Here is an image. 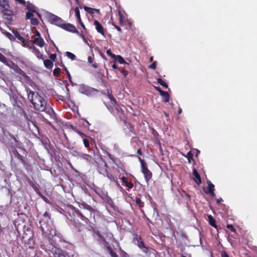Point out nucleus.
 <instances>
[{"label":"nucleus","mask_w":257,"mask_h":257,"mask_svg":"<svg viewBox=\"0 0 257 257\" xmlns=\"http://www.w3.org/2000/svg\"><path fill=\"white\" fill-rule=\"evenodd\" d=\"M208 184V191H205V193L210 194L211 196L214 197L215 194L214 193V185L210 182L207 181Z\"/></svg>","instance_id":"4468645a"},{"label":"nucleus","mask_w":257,"mask_h":257,"mask_svg":"<svg viewBox=\"0 0 257 257\" xmlns=\"http://www.w3.org/2000/svg\"><path fill=\"white\" fill-rule=\"evenodd\" d=\"M106 247L108 251L109 254L111 257H118L117 253L113 250L110 245L107 242H106Z\"/></svg>","instance_id":"412c9836"},{"label":"nucleus","mask_w":257,"mask_h":257,"mask_svg":"<svg viewBox=\"0 0 257 257\" xmlns=\"http://www.w3.org/2000/svg\"><path fill=\"white\" fill-rule=\"evenodd\" d=\"M157 82L161 86L164 87L165 88H167L168 87V84L165 82H164L161 78H158Z\"/></svg>","instance_id":"72a5a7b5"},{"label":"nucleus","mask_w":257,"mask_h":257,"mask_svg":"<svg viewBox=\"0 0 257 257\" xmlns=\"http://www.w3.org/2000/svg\"><path fill=\"white\" fill-rule=\"evenodd\" d=\"M61 69L59 68H56L53 70V75L55 77H58L60 74Z\"/></svg>","instance_id":"58836bf2"},{"label":"nucleus","mask_w":257,"mask_h":257,"mask_svg":"<svg viewBox=\"0 0 257 257\" xmlns=\"http://www.w3.org/2000/svg\"><path fill=\"white\" fill-rule=\"evenodd\" d=\"M80 207H82L84 209H86L90 212V215H91V212L93 211V209L91 206L87 204L85 202H83L80 204L79 205Z\"/></svg>","instance_id":"b1692460"},{"label":"nucleus","mask_w":257,"mask_h":257,"mask_svg":"<svg viewBox=\"0 0 257 257\" xmlns=\"http://www.w3.org/2000/svg\"><path fill=\"white\" fill-rule=\"evenodd\" d=\"M134 238L137 241V245L138 247L141 248L144 252L147 253L149 250V248L145 246L141 237L138 235H136Z\"/></svg>","instance_id":"423d86ee"},{"label":"nucleus","mask_w":257,"mask_h":257,"mask_svg":"<svg viewBox=\"0 0 257 257\" xmlns=\"http://www.w3.org/2000/svg\"><path fill=\"white\" fill-rule=\"evenodd\" d=\"M12 33L14 34L15 38H17L21 42H24L25 39L21 36L20 33L17 31V30L13 29L12 30Z\"/></svg>","instance_id":"5701e85b"},{"label":"nucleus","mask_w":257,"mask_h":257,"mask_svg":"<svg viewBox=\"0 0 257 257\" xmlns=\"http://www.w3.org/2000/svg\"><path fill=\"white\" fill-rule=\"evenodd\" d=\"M118 70L122 73V74L124 76V77H126L128 75V72L125 70L123 68H118Z\"/></svg>","instance_id":"79ce46f5"},{"label":"nucleus","mask_w":257,"mask_h":257,"mask_svg":"<svg viewBox=\"0 0 257 257\" xmlns=\"http://www.w3.org/2000/svg\"><path fill=\"white\" fill-rule=\"evenodd\" d=\"M221 257H229L228 254L225 250H222L220 252Z\"/></svg>","instance_id":"3c124183"},{"label":"nucleus","mask_w":257,"mask_h":257,"mask_svg":"<svg viewBox=\"0 0 257 257\" xmlns=\"http://www.w3.org/2000/svg\"><path fill=\"white\" fill-rule=\"evenodd\" d=\"M48 19L51 24L62 28L64 21L61 18L54 14H50L49 15Z\"/></svg>","instance_id":"7ed1b4c3"},{"label":"nucleus","mask_w":257,"mask_h":257,"mask_svg":"<svg viewBox=\"0 0 257 257\" xmlns=\"http://www.w3.org/2000/svg\"><path fill=\"white\" fill-rule=\"evenodd\" d=\"M62 64V65H61V66L63 67L66 73L67 74V77H68L69 80L71 82V76L70 75V73H69V72L67 70V68L65 66V65L63 64Z\"/></svg>","instance_id":"4c0bfd02"},{"label":"nucleus","mask_w":257,"mask_h":257,"mask_svg":"<svg viewBox=\"0 0 257 257\" xmlns=\"http://www.w3.org/2000/svg\"><path fill=\"white\" fill-rule=\"evenodd\" d=\"M115 107L116 108V109L117 110V111H118V112L119 111H122V109L120 107V106L119 105H118L117 104L116 105H115Z\"/></svg>","instance_id":"6e6d98bb"},{"label":"nucleus","mask_w":257,"mask_h":257,"mask_svg":"<svg viewBox=\"0 0 257 257\" xmlns=\"http://www.w3.org/2000/svg\"><path fill=\"white\" fill-rule=\"evenodd\" d=\"M112 25L118 32H121V29L119 27L114 24H112Z\"/></svg>","instance_id":"5fc2aeb1"},{"label":"nucleus","mask_w":257,"mask_h":257,"mask_svg":"<svg viewBox=\"0 0 257 257\" xmlns=\"http://www.w3.org/2000/svg\"><path fill=\"white\" fill-rule=\"evenodd\" d=\"M108 97L109 99H110L111 103L112 104V105L113 106H115V105H116V103H117L116 100L112 95L109 94L108 95Z\"/></svg>","instance_id":"473e14b6"},{"label":"nucleus","mask_w":257,"mask_h":257,"mask_svg":"<svg viewBox=\"0 0 257 257\" xmlns=\"http://www.w3.org/2000/svg\"><path fill=\"white\" fill-rule=\"evenodd\" d=\"M185 157L188 159V163H191V160L193 159V154L191 151H189Z\"/></svg>","instance_id":"f704fd0d"},{"label":"nucleus","mask_w":257,"mask_h":257,"mask_svg":"<svg viewBox=\"0 0 257 257\" xmlns=\"http://www.w3.org/2000/svg\"><path fill=\"white\" fill-rule=\"evenodd\" d=\"M182 109L181 108L179 107L178 109V114H180L182 113Z\"/></svg>","instance_id":"69168bd1"},{"label":"nucleus","mask_w":257,"mask_h":257,"mask_svg":"<svg viewBox=\"0 0 257 257\" xmlns=\"http://www.w3.org/2000/svg\"><path fill=\"white\" fill-rule=\"evenodd\" d=\"M94 55L93 56H89L88 57L87 60L89 63L91 64L93 61Z\"/></svg>","instance_id":"864d4df0"},{"label":"nucleus","mask_w":257,"mask_h":257,"mask_svg":"<svg viewBox=\"0 0 257 257\" xmlns=\"http://www.w3.org/2000/svg\"><path fill=\"white\" fill-rule=\"evenodd\" d=\"M155 89L156 90L160 92V94H161L162 91H164L161 89V88L160 87H155Z\"/></svg>","instance_id":"13d9d810"},{"label":"nucleus","mask_w":257,"mask_h":257,"mask_svg":"<svg viewBox=\"0 0 257 257\" xmlns=\"http://www.w3.org/2000/svg\"><path fill=\"white\" fill-rule=\"evenodd\" d=\"M57 55L56 54H52L50 55V58L51 60L55 61L56 60Z\"/></svg>","instance_id":"603ef678"},{"label":"nucleus","mask_w":257,"mask_h":257,"mask_svg":"<svg viewBox=\"0 0 257 257\" xmlns=\"http://www.w3.org/2000/svg\"><path fill=\"white\" fill-rule=\"evenodd\" d=\"M33 14L32 12H28L26 13V18L25 19L26 20L30 19L31 20V18H33Z\"/></svg>","instance_id":"37998d69"},{"label":"nucleus","mask_w":257,"mask_h":257,"mask_svg":"<svg viewBox=\"0 0 257 257\" xmlns=\"http://www.w3.org/2000/svg\"><path fill=\"white\" fill-rule=\"evenodd\" d=\"M108 178L112 181H115L117 180V178L115 176H113L111 174L107 175Z\"/></svg>","instance_id":"09e8293b"},{"label":"nucleus","mask_w":257,"mask_h":257,"mask_svg":"<svg viewBox=\"0 0 257 257\" xmlns=\"http://www.w3.org/2000/svg\"><path fill=\"white\" fill-rule=\"evenodd\" d=\"M83 8L86 12L91 15H93L95 13H99L100 12V10L99 9L92 8L87 6H84Z\"/></svg>","instance_id":"aec40b11"},{"label":"nucleus","mask_w":257,"mask_h":257,"mask_svg":"<svg viewBox=\"0 0 257 257\" xmlns=\"http://www.w3.org/2000/svg\"><path fill=\"white\" fill-rule=\"evenodd\" d=\"M66 55L71 60H74L76 59V56L70 52H66Z\"/></svg>","instance_id":"c9c22d12"},{"label":"nucleus","mask_w":257,"mask_h":257,"mask_svg":"<svg viewBox=\"0 0 257 257\" xmlns=\"http://www.w3.org/2000/svg\"><path fill=\"white\" fill-rule=\"evenodd\" d=\"M74 11H75V13L76 17L77 19L78 20L79 24L81 25L82 29L86 31V29L83 23L82 22V20L80 17V11H79V8L78 7H76Z\"/></svg>","instance_id":"ddd939ff"},{"label":"nucleus","mask_w":257,"mask_h":257,"mask_svg":"<svg viewBox=\"0 0 257 257\" xmlns=\"http://www.w3.org/2000/svg\"><path fill=\"white\" fill-rule=\"evenodd\" d=\"M51 252L54 257H66V255L63 250L55 246H52L50 249Z\"/></svg>","instance_id":"0eeeda50"},{"label":"nucleus","mask_w":257,"mask_h":257,"mask_svg":"<svg viewBox=\"0 0 257 257\" xmlns=\"http://www.w3.org/2000/svg\"><path fill=\"white\" fill-rule=\"evenodd\" d=\"M40 36H41V35H40V32L37 30L36 34H35V36H37L38 37H41Z\"/></svg>","instance_id":"e2e57ef3"},{"label":"nucleus","mask_w":257,"mask_h":257,"mask_svg":"<svg viewBox=\"0 0 257 257\" xmlns=\"http://www.w3.org/2000/svg\"><path fill=\"white\" fill-rule=\"evenodd\" d=\"M83 144L84 145V146L87 148H89V141L86 139H84L83 140Z\"/></svg>","instance_id":"de8ad7c7"},{"label":"nucleus","mask_w":257,"mask_h":257,"mask_svg":"<svg viewBox=\"0 0 257 257\" xmlns=\"http://www.w3.org/2000/svg\"><path fill=\"white\" fill-rule=\"evenodd\" d=\"M93 25L95 26V29L97 31V32L101 34L104 37H105V29L102 26V25L97 20H94Z\"/></svg>","instance_id":"1a4fd4ad"},{"label":"nucleus","mask_w":257,"mask_h":257,"mask_svg":"<svg viewBox=\"0 0 257 257\" xmlns=\"http://www.w3.org/2000/svg\"><path fill=\"white\" fill-rule=\"evenodd\" d=\"M31 24L34 26H37L39 24V21L37 18H31Z\"/></svg>","instance_id":"ea45409f"},{"label":"nucleus","mask_w":257,"mask_h":257,"mask_svg":"<svg viewBox=\"0 0 257 257\" xmlns=\"http://www.w3.org/2000/svg\"><path fill=\"white\" fill-rule=\"evenodd\" d=\"M139 159L141 162V171L144 176L146 181L148 183L152 178V173L148 169L147 165L144 160L142 159L140 157H139Z\"/></svg>","instance_id":"f03ea898"},{"label":"nucleus","mask_w":257,"mask_h":257,"mask_svg":"<svg viewBox=\"0 0 257 257\" xmlns=\"http://www.w3.org/2000/svg\"><path fill=\"white\" fill-rule=\"evenodd\" d=\"M135 202L136 204L139 206L140 207H144V203L142 202V200L140 198L137 197L136 198Z\"/></svg>","instance_id":"e433bc0d"},{"label":"nucleus","mask_w":257,"mask_h":257,"mask_svg":"<svg viewBox=\"0 0 257 257\" xmlns=\"http://www.w3.org/2000/svg\"><path fill=\"white\" fill-rule=\"evenodd\" d=\"M124 253L123 257H129L128 254L126 252H124Z\"/></svg>","instance_id":"774afa93"},{"label":"nucleus","mask_w":257,"mask_h":257,"mask_svg":"<svg viewBox=\"0 0 257 257\" xmlns=\"http://www.w3.org/2000/svg\"><path fill=\"white\" fill-rule=\"evenodd\" d=\"M30 48L33 49V52L38 59H43V55L34 45H32V46H30Z\"/></svg>","instance_id":"dca6fc26"},{"label":"nucleus","mask_w":257,"mask_h":257,"mask_svg":"<svg viewBox=\"0 0 257 257\" xmlns=\"http://www.w3.org/2000/svg\"><path fill=\"white\" fill-rule=\"evenodd\" d=\"M91 66L95 69L98 68V65L96 63L92 64Z\"/></svg>","instance_id":"680f3d73"},{"label":"nucleus","mask_w":257,"mask_h":257,"mask_svg":"<svg viewBox=\"0 0 257 257\" xmlns=\"http://www.w3.org/2000/svg\"><path fill=\"white\" fill-rule=\"evenodd\" d=\"M222 201H223V199L221 198H218L216 200V202L217 204H220Z\"/></svg>","instance_id":"bf43d9fd"},{"label":"nucleus","mask_w":257,"mask_h":257,"mask_svg":"<svg viewBox=\"0 0 257 257\" xmlns=\"http://www.w3.org/2000/svg\"><path fill=\"white\" fill-rule=\"evenodd\" d=\"M161 95L162 96L163 101L168 102L170 100V95L167 91H162Z\"/></svg>","instance_id":"393cba45"},{"label":"nucleus","mask_w":257,"mask_h":257,"mask_svg":"<svg viewBox=\"0 0 257 257\" xmlns=\"http://www.w3.org/2000/svg\"><path fill=\"white\" fill-rule=\"evenodd\" d=\"M149 68L155 70L157 68V62L156 61L154 62L151 65H150Z\"/></svg>","instance_id":"8fccbe9b"},{"label":"nucleus","mask_w":257,"mask_h":257,"mask_svg":"<svg viewBox=\"0 0 257 257\" xmlns=\"http://www.w3.org/2000/svg\"><path fill=\"white\" fill-rule=\"evenodd\" d=\"M45 219H41L39 221V224L40 225V228L41 229V231L42 232V234L44 235L46 234V232L45 230V228L44 225L46 223V222H48L49 220H51V216L49 213L47 212H45L43 215Z\"/></svg>","instance_id":"39448f33"},{"label":"nucleus","mask_w":257,"mask_h":257,"mask_svg":"<svg viewBox=\"0 0 257 257\" xmlns=\"http://www.w3.org/2000/svg\"><path fill=\"white\" fill-rule=\"evenodd\" d=\"M112 68H113V69H117V66H116V64H115V63H114L112 65Z\"/></svg>","instance_id":"0e129e2a"},{"label":"nucleus","mask_w":257,"mask_h":257,"mask_svg":"<svg viewBox=\"0 0 257 257\" xmlns=\"http://www.w3.org/2000/svg\"><path fill=\"white\" fill-rule=\"evenodd\" d=\"M44 64L45 66L48 69H51L53 67V63L52 61L49 59L44 60Z\"/></svg>","instance_id":"cd10ccee"},{"label":"nucleus","mask_w":257,"mask_h":257,"mask_svg":"<svg viewBox=\"0 0 257 257\" xmlns=\"http://www.w3.org/2000/svg\"><path fill=\"white\" fill-rule=\"evenodd\" d=\"M11 63L12 64V68L16 73L24 77L27 76L26 73L23 70H22L17 64L14 63L13 62H11Z\"/></svg>","instance_id":"9d476101"},{"label":"nucleus","mask_w":257,"mask_h":257,"mask_svg":"<svg viewBox=\"0 0 257 257\" xmlns=\"http://www.w3.org/2000/svg\"><path fill=\"white\" fill-rule=\"evenodd\" d=\"M118 16L120 25L121 26H123L124 24L123 21V16L120 11H118Z\"/></svg>","instance_id":"a19ab883"},{"label":"nucleus","mask_w":257,"mask_h":257,"mask_svg":"<svg viewBox=\"0 0 257 257\" xmlns=\"http://www.w3.org/2000/svg\"><path fill=\"white\" fill-rule=\"evenodd\" d=\"M120 179L122 181V183L125 185V186L128 188V189H132L134 187V184L131 181H128L127 179L124 177L122 176Z\"/></svg>","instance_id":"f3484780"},{"label":"nucleus","mask_w":257,"mask_h":257,"mask_svg":"<svg viewBox=\"0 0 257 257\" xmlns=\"http://www.w3.org/2000/svg\"><path fill=\"white\" fill-rule=\"evenodd\" d=\"M98 234V236H99V237H100L101 238H103V239L104 240H105V238H104V237H103V236H102L100 234H99V233H98V234Z\"/></svg>","instance_id":"338daca9"},{"label":"nucleus","mask_w":257,"mask_h":257,"mask_svg":"<svg viewBox=\"0 0 257 257\" xmlns=\"http://www.w3.org/2000/svg\"><path fill=\"white\" fill-rule=\"evenodd\" d=\"M208 221H209V224L211 226L217 228V226L215 224V222H216L215 220L213 218L212 216L211 215H208Z\"/></svg>","instance_id":"bb28decb"},{"label":"nucleus","mask_w":257,"mask_h":257,"mask_svg":"<svg viewBox=\"0 0 257 257\" xmlns=\"http://www.w3.org/2000/svg\"><path fill=\"white\" fill-rule=\"evenodd\" d=\"M79 92L87 95H90L91 92V89L89 87L82 85L79 87Z\"/></svg>","instance_id":"f8f14e48"},{"label":"nucleus","mask_w":257,"mask_h":257,"mask_svg":"<svg viewBox=\"0 0 257 257\" xmlns=\"http://www.w3.org/2000/svg\"><path fill=\"white\" fill-rule=\"evenodd\" d=\"M23 43V45L24 46V47H29L30 45L31 44L32 45V42H31V41H29V40H26L25 39V41L24 42H22Z\"/></svg>","instance_id":"c03bdc74"},{"label":"nucleus","mask_w":257,"mask_h":257,"mask_svg":"<svg viewBox=\"0 0 257 257\" xmlns=\"http://www.w3.org/2000/svg\"><path fill=\"white\" fill-rule=\"evenodd\" d=\"M106 54L107 55L110 56L113 59H114L116 57L115 55L112 53L111 50L110 49L106 51Z\"/></svg>","instance_id":"49530a36"},{"label":"nucleus","mask_w":257,"mask_h":257,"mask_svg":"<svg viewBox=\"0 0 257 257\" xmlns=\"http://www.w3.org/2000/svg\"><path fill=\"white\" fill-rule=\"evenodd\" d=\"M2 33L11 41L14 42L16 41L15 37L13 35H12L10 33L6 31H4L3 32H2Z\"/></svg>","instance_id":"c756f323"},{"label":"nucleus","mask_w":257,"mask_h":257,"mask_svg":"<svg viewBox=\"0 0 257 257\" xmlns=\"http://www.w3.org/2000/svg\"><path fill=\"white\" fill-rule=\"evenodd\" d=\"M47 98L43 97L38 93L33 92L32 98L30 99L35 109L40 111H45L51 115L54 111L49 104H47Z\"/></svg>","instance_id":"f257e3e1"},{"label":"nucleus","mask_w":257,"mask_h":257,"mask_svg":"<svg viewBox=\"0 0 257 257\" xmlns=\"http://www.w3.org/2000/svg\"><path fill=\"white\" fill-rule=\"evenodd\" d=\"M13 153L15 157L18 158L23 164H25L26 162L23 157L19 153L18 151L15 148H14V149L13 150Z\"/></svg>","instance_id":"6ab92c4d"},{"label":"nucleus","mask_w":257,"mask_h":257,"mask_svg":"<svg viewBox=\"0 0 257 257\" xmlns=\"http://www.w3.org/2000/svg\"><path fill=\"white\" fill-rule=\"evenodd\" d=\"M79 157L82 159H85V160L87 161L88 162H90L92 160V157L90 155L82 153L79 155Z\"/></svg>","instance_id":"c85d7f7f"},{"label":"nucleus","mask_w":257,"mask_h":257,"mask_svg":"<svg viewBox=\"0 0 257 257\" xmlns=\"http://www.w3.org/2000/svg\"><path fill=\"white\" fill-rule=\"evenodd\" d=\"M61 28H62L63 29H64V30H66L67 31L71 32V33H75V34H77V35H79V32L76 29V28L75 27V26H74L73 25H72L71 24H70V23H67V24L63 23V26H62Z\"/></svg>","instance_id":"6e6552de"},{"label":"nucleus","mask_w":257,"mask_h":257,"mask_svg":"<svg viewBox=\"0 0 257 257\" xmlns=\"http://www.w3.org/2000/svg\"><path fill=\"white\" fill-rule=\"evenodd\" d=\"M0 61L6 65H9V62L7 58L0 52Z\"/></svg>","instance_id":"2f4dec72"},{"label":"nucleus","mask_w":257,"mask_h":257,"mask_svg":"<svg viewBox=\"0 0 257 257\" xmlns=\"http://www.w3.org/2000/svg\"><path fill=\"white\" fill-rule=\"evenodd\" d=\"M71 208L73 212L77 214V215L79 217L81 220L84 221L86 223H87L88 221V218L84 216L78 208H76L73 206H71Z\"/></svg>","instance_id":"9b49d317"},{"label":"nucleus","mask_w":257,"mask_h":257,"mask_svg":"<svg viewBox=\"0 0 257 257\" xmlns=\"http://www.w3.org/2000/svg\"><path fill=\"white\" fill-rule=\"evenodd\" d=\"M32 45L33 44H36L40 47H43L45 45V42L41 37H38L34 39L33 40H31Z\"/></svg>","instance_id":"2eb2a0df"},{"label":"nucleus","mask_w":257,"mask_h":257,"mask_svg":"<svg viewBox=\"0 0 257 257\" xmlns=\"http://www.w3.org/2000/svg\"><path fill=\"white\" fill-rule=\"evenodd\" d=\"M137 153L138 155H139L140 156L142 155V152L141 149H139L138 150Z\"/></svg>","instance_id":"052dcab7"},{"label":"nucleus","mask_w":257,"mask_h":257,"mask_svg":"<svg viewBox=\"0 0 257 257\" xmlns=\"http://www.w3.org/2000/svg\"><path fill=\"white\" fill-rule=\"evenodd\" d=\"M16 2H18V3H19L20 4H23V5H25L26 4V2L25 0H15Z\"/></svg>","instance_id":"4d7b16f0"},{"label":"nucleus","mask_w":257,"mask_h":257,"mask_svg":"<svg viewBox=\"0 0 257 257\" xmlns=\"http://www.w3.org/2000/svg\"><path fill=\"white\" fill-rule=\"evenodd\" d=\"M226 227L227 229L230 230L231 232H236L235 229L234 228L232 224H227L226 226Z\"/></svg>","instance_id":"a18cd8bd"},{"label":"nucleus","mask_w":257,"mask_h":257,"mask_svg":"<svg viewBox=\"0 0 257 257\" xmlns=\"http://www.w3.org/2000/svg\"><path fill=\"white\" fill-rule=\"evenodd\" d=\"M0 7L3 10H5L10 8L9 2L7 0H0Z\"/></svg>","instance_id":"4be33fe9"},{"label":"nucleus","mask_w":257,"mask_h":257,"mask_svg":"<svg viewBox=\"0 0 257 257\" xmlns=\"http://www.w3.org/2000/svg\"><path fill=\"white\" fill-rule=\"evenodd\" d=\"M27 10L33 13L36 12V11L35 10V7L29 2H27Z\"/></svg>","instance_id":"7c9ffc66"},{"label":"nucleus","mask_w":257,"mask_h":257,"mask_svg":"<svg viewBox=\"0 0 257 257\" xmlns=\"http://www.w3.org/2000/svg\"><path fill=\"white\" fill-rule=\"evenodd\" d=\"M193 175L194 176L195 179H194L197 185H200L201 183V179L200 175L198 173L197 170L195 168L193 170Z\"/></svg>","instance_id":"a211bd4d"},{"label":"nucleus","mask_w":257,"mask_h":257,"mask_svg":"<svg viewBox=\"0 0 257 257\" xmlns=\"http://www.w3.org/2000/svg\"><path fill=\"white\" fill-rule=\"evenodd\" d=\"M3 18L6 21V23L8 24H12L13 22V16L14 13L9 9L2 10Z\"/></svg>","instance_id":"20e7f679"},{"label":"nucleus","mask_w":257,"mask_h":257,"mask_svg":"<svg viewBox=\"0 0 257 257\" xmlns=\"http://www.w3.org/2000/svg\"><path fill=\"white\" fill-rule=\"evenodd\" d=\"M115 61H117L118 62L121 64H126L128 65V63H126L125 60L123 58V57L120 55H116L115 58H114Z\"/></svg>","instance_id":"a878e982"}]
</instances>
